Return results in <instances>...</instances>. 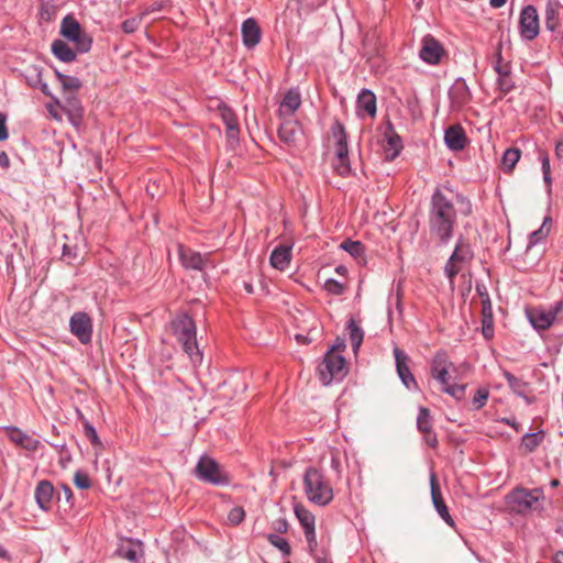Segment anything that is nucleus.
Instances as JSON below:
<instances>
[{
    "mask_svg": "<svg viewBox=\"0 0 563 563\" xmlns=\"http://www.w3.org/2000/svg\"><path fill=\"white\" fill-rule=\"evenodd\" d=\"M456 218L453 202L437 188L431 196L429 209L428 223L431 236L441 243H448L452 238Z\"/></svg>",
    "mask_w": 563,
    "mask_h": 563,
    "instance_id": "nucleus-1",
    "label": "nucleus"
},
{
    "mask_svg": "<svg viewBox=\"0 0 563 563\" xmlns=\"http://www.w3.org/2000/svg\"><path fill=\"white\" fill-rule=\"evenodd\" d=\"M302 481L306 497L310 503L324 507L333 500V488L320 470L308 467Z\"/></svg>",
    "mask_w": 563,
    "mask_h": 563,
    "instance_id": "nucleus-2",
    "label": "nucleus"
},
{
    "mask_svg": "<svg viewBox=\"0 0 563 563\" xmlns=\"http://www.w3.org/2000/svg\"><path fill=\"white\" fill-rule=\"evenodd\" d=\"M172 327L177 340L181 343L184 351L192 363H200L202 354L198 349L194 320L187 314H181L173 321Z\"/></svg>",
    "mask_w": 563,
    "mask_h": 563,
    "instance_id": "nucleus-3",
    "label": "nucleus"
},
{
    "mask_svg": "<svg viewBox=\"0 0 563 563\" xmlns=\"http://www.w3.org/2000/svg\"><path fill=\"white\" fill-rule=\"evenodd\" d=\"M543 499L544 495L540 488L517 487L506 496V504L511 511L525 515L541 509Z\"/></svg>",
    "mask_w": 563,
    "mask_h": 563,
    "instance_id": "nucleus-4",
    "label": "nucleus"
},
{
    "mask_svg": "<svg viewBox=\"0 0 563 563\" xmlns=\"http://www.w3.org/2000/svg\"><path fill=\"white\" fill-rule=\"evenodd\" d=\"M195 475L201 482L214 485L227 486L230 484V475L214 459L202 455L195 468Z\"/></svg>",
    "mask_w": 563,
    "mask_h": 563,
    "instance_id": "nucleus-5",
    "label": "nucleus"
},
{
    "mask_svg": "<svg viewBox=\"0 0 563 563\" xmlns=\"http://www.w3.org/2000/svg\"><path fill=\"white\" fill-rule=\"evenodd\" d=\"M319 376L323 385H330L334 379L341 380L347 374L345 358L333 352H327L319 365Z\"/></svg>",
    "mask_w": 563,
    "mask_h": 563,
    "instance_id": "nucleus-6",
    "label": "nucleus"
},
{
    "mask_svg": "<svg viewBox=\"0 0 563 563\" xmlns=\"http://www.w3.org/2000/svg\"><path fill=\"white\" fill-rule=\"evenodd\" d=\"M332 136L335 141V155L338 163L334 165V169L340 176H347L350 174V164L347 159V137L345 129L342 123L335 121L331 128Z\"/></svg>",
    "mask_w": 563,
    "mask_h": 563,
    "instance_id": "nucleus-7",
    "label": "nucleus"
},
{
    "mask_svg": "<svg viewBox=\"0 0 563 563\" xmlns=\"http://www.w3.org/2000/svg\"><path fill=\"white\" fill-rule=\"evenodd\" d=\"M60 34L67 40L74 42L77 51L80 53H86L91 47L90 36L81 30L80 24L71 15H67L63 19L60 24Z\"/></svg>",
    "mask_w": 563,
    "mask_h": 563,
    "instance_id": "nucleus-8",
    "label": "nucleus"
},
{
    "mask_svg": "<svg viewBox=\"0 0 563 563\" xmlns=\"http://www.w3.org/2000/svg\"><path fill=\"white\" fill-rule=\"evenodd\" d=\"M473 257V252L468 243L463 239H459L455 244L454 252L445 264V274L453 284L454 277L463 269L464 265Z\"/></svg>",
    "mask_w": 563,
    "mask_h": 563,
    "instance_id": "nucleus-9",
    "label": "nucleus"
},
{
    "mask_svg": "<svg viewBox=\"0 0 563 563\" xmlns=\"http://www.w3.org/2000/svg\"><path fill=\"white\" fill-rule=\"evenodd\" d=\"M563 309V301H558L550 309L532 308L527 311L528 319L537 330H547L555 321L558 313Z\"/></svg>",
    "mask_w": 563,
    "mask_h": 563,
    "instance_id": "nucleus-10",
    "label": "nucleus"
},
{
    "mask_svg": "<svg viewBox=\"0 0 563 563\" xmlns=\"http://www.w3.org/2000/svg\"><path fill=\"white\" fill-rule=\"evenodd\" d=\"M519 31L522 38L532 41L540 32L539 14L533 5L522 8L519 18Z\"/></svg>",
    "mask_w": 563,
    "mask_h": 563,
    "instance_id": "nucleus-11",
    "label": "nucleus"
},
{
    "mask_svg": "<svg viewBox=\"0 0 563 563\" xmlns=\"http://www.w3.org/2000/svg\"><path fill=\"white\" fill-rule=\"evenodd\" d=\"M445 55L443 45L433 36L426 35L421 41L420 58L429 65H438Z\"/></svg>",
    "mask_w": 563,
    "mask_h": 563,
    "instance_id": "nucleus-12",
    "label": "nucleus"
},
{
    "mask_svg": "<svg viewBox=\"0 0 563 563\" xmlns=\"http://www.w3.org/2000/svg\"><path fill=\"white\" fill-rule=\"evenodd\" d=\"M70 332L80 343L87 344L91 341L92 322L86 312H76L69 321Z\"/></svg>",
    "mask_w": 563,
    "mask_h": 563,
    "instance_id": "nucleus-13",
    "label": "nucleus"
},
{
    "mask_svg": "<svg viewBox=\"0 0 563 563\" xmlns=\"http://www.w3.org/2000/svg\"><path fill=\"white\" fill-rule=\"evenodd\" d=\"M430 488H431V499L433 507L435 508L439 516L444 520L446 525L450 527H454L455 522L451 517L449 509L445 505V501L442 496L441 487L438 483L435 473L431 472L430 474Z\"/></svg>",
    "mask_w": 563,
    "mask_h": 563,
    "instance_id": "nucleus-14",
    "label": "nucleus"
},
{
    "mask_svg": "<svg viewBox=\"0 0 563 563\" xmlns=\"http://www.w3.org/2000/svg\"><path fill=\"white\" fill-rule=\"evenodd\" d=\"M452 366L453 363L450 361L449 355L445 352L440 351L431 361V376L439 382L440 385H446V380L449 379V369Z\"/></svg>",
    "mask_w": 563,
    "mask_h": 563,
    "instance_id": "nucleus-15",
    "label": "nucleus"
},
{
    "mask_svg": "<svg viewBox=\"0 0 563 563\" xmlns=\"http://www.w3.org/2000/svg\"><path fill=\"white\" fill-rule=\"evenodd\" d=\"M394 355H395V360H396L397 373H398L399 378L404 383V385L408 389L417 388L416 379H415L413 375L411 374L409 366H408L409 358H408L407 354L404 351H401L399 347L396 346L394 349Z\"/></svg>",
    "mask_w": 563,
    "mask_h": 563,
    "instance_id": "nucleus-16",
    "label": "nucleus"
},
{
    "mask_svg": "<svg viewBox=\"0 0 563 563\" xmlns=\"http://www.w3.org/2000/svg\"><path fill=\"white\" fill-rule=\"evenodd\" d=\"M54 101L67 113L68 119L74 126H79L81 124L84 108L77 97L69 95L66 97L63 104L58 99H54Z\"/></svg>",
    "mask_w": 563,
    "mask_h": 563,
    "instance_id": "nucleus-17",
    "label": "nucleus"
},
{
    "mask_svg": "<svg viewBox=\"0 0 563 563\" xmlns=\"http://www.w3.org/2000/svg\"><path fill=\"white\" fill-rule=\"evenodd\" d=\"M178 255L183 266L187 269L202 271L206 266L207 257L181 244L178 245Z\"/></svg>",
    "mask_w": 563,
    "mask_h": 563,
    "instance_id": "nucleus-18",
    "label": "nucleus"
},
{
    "mask_svg": "<svg viewBox=\"0 0 563 563\" xmlns=\"http://www.w3.org/2000/svg\"><path fill=\"white\" fill-rule=\"evenodd\" d=\"M54 492V486L49 481L43 479L37 483L34 497L40 509L43 511H48L51 509Z\"/></svg>",
    "mask_w": 563,
    "mask_h": 563,
    "instance_id": "nucleus-19",
    "label": "nucleus"
},
{
    "mask_svg": "<svg viewBox=\"0 0 563 563\" xmlns=\"http://www.w3.org/2000/svg\"><path fill=\"white\" fill-rule=\"evenodd\" d=\"M444 142L452 151H461L466 146L467 137L460 124L449 126L444 132Z\"/></svg>",
    "mask_w": 563,
    "mask_h": 563,
    "instance_id": "nucleus-20",
    "label": "nucleus"
},
{
    "mask_svg": "<svg viewBox=\"0 0 563 563\" xmlns=\"http://www.w3.org/2000/svg\"><path fill=\"white\" fill-rule=\"evenodd\" d=\"M356 113L358 117L367 114L374 118L376 115V96L369 89H362L358 93Z\"/></svg>",
    "mask_w": 563,
    "mask_h": 563,
    "instance_id": "nucleus-21",
    "label": "nucleus"
},
{
    "mask_svg": "<svg viewBox=\"0 0 563 563\" xmlns=\"http://www.w3.org/2000/svg\"><path fill=\"white\" fill-rule=\"evenodd\" d=\"M4 431L8 438L16 445L27 451H35L40 446V441L24 433L15 427H5Z\"/></svg>",
    "mask_w": 563,
    "mask_h": 563,
    "instance_id": "nucleus-22",
    "label": "nucleus"
},
{
    "mask_svg": "<svg viewBox=\"0 0 563 563\" xmlns=\"http://www.w3.org/2000/svg\"><path fill=\"white\" fill-rule=\"evenodd\" d=\"M219 113L227 126V135L230 140H238L240 134L239 122L235 113L227 104L219 106Z\"/></svg>",
    "mask_w": 563,
    "mask_h": 563,
    "instance_id": "nucleus-23",
    "label": "nucleus"
},
{
    "mask_svg": "<svg viewBox=\"0 0 563 563\" xmlns=\"http://www.w3.org/2000/svg\"><path fill=\"white\" fill-rule=\"evenodd\" d=\"M301 97L297 89H290L286 92L280 102L278 112L280 117H291L300 107Z\"/></svg>",
    "mask_w": 563,
    "mask_h": 563,
    "instance_id": "nucleus-24",
    "label": "nucleus"
},
{
    "mask_svg": "<svg viewBox=\"0 0 563 563\" xmlns=\"http://www.w3.org/2000/svg\"><path fill=\"white\" fill-rule=\"evenodd\" d=\"M290 261L291 247L284 244L275 247L269 257L271 265L278 271H285L289 266Z\"/></svg>",
    "mask_w": 563,
    "mask_h": 563,
    "instance_id": "nucleus-25",
    "label": "nucleus"
},
{
    "mask_svg": "<svg viewBox=\"0 0 563 563\" xmlns=\"http://www.w3.org/2000/svg\"><path fill=\"white\" fill-rule=\"evenodd\" d=\"M452 108L460 109L470 101L471 95L465 81L457 80L449 92Z\"/></svg>",
    "mask_w": 563,
    "mask_h": 563,
    "instance_id": "nucleus-26",
    "label": "nucleus"
},
{
    "mask_svg": "<svg viewBox=\"0 0 563 563\" xmlns=\"http://www.w3.org/2000/svg\"><path fill=\"white\" fill-rule=\"evenodd\" d=\"M243 43L246 47H254L261 40V29L257 22L250 18L242 24Z\"/></svg>",
    "mask_w": 563,
    "mask_h": 563,
    "instance_id": "nucleus-27",
    "label": "nucleus"
},
{
    "mask_svg": "<svg viewBox=\"0 0 563 563\" xmlns=\"http://www.w3.org/2000/svg\"><path fill=\"white\" fill-rule=\"evenodd\" d=\"M561 9V4L558 0H548L544 18H545V26L550 32H554L559 27V12Z\"/></svg>",
    "mask_w": 563,
    "mask_h": 563,
    "instance_id": "nucleus-28",
    "label": "nucleus"
},
{
    "mask_svg": "<svg viewBox=\"0 0 563 563\" xmlns=\"http://www.w3.org/2000/svg\"><path fill=\"white\" fill-rule=\"evenodd\" d=\"M299 130L297 122L287 120L280 124L278 129V136L282 142L291 145L296 142Z\"/></svg>",
    "mask_w": 563,
    "mask_h": 563,
    "instance_id": "nucleus-29",
    "label": "nucleus"
},
{
    "mask_svg": "<svg viewBox=\"0 0 563 563\" xmlns=\"http://www.w3.org/2000/svg\"><path fill=\"white\" fill-rule=\"evenodd\" d=\"M544 439L545 432L543 430L533 433H526L521 439L520 450L525 453H531L541 445Z\"/></svg>",
    "mask_w": 563,
    "mask_h": 563,
    "instance_id": "nucleus-30",
    "label": "nucleus"
},
{
    "mask_svg": "<svg viewBox=\"0 0 563 563\" xmlns=\"http://www.w3.org/2000/svg\"><path fill=\"white\" fill-rule=\"evenodd\" d=\"M52 52L55 57L65 63H70L76 58V53L62 40H55L52 43Z\"/></svg>",
    "mask_w": 563,
    "mask_h": 563,
    "instance_id": "nucleus-31",
    "label": "nucleus"
},
{
    "mask_svg": "<svg viewBox=\"0 0 563 563\" xmlns=\"http://www.w3.org/2000/svg\"><path fill=\"white\" fill-rule=\"evenodd\" d=\"M385 137L388 144V147L386 148L387 156H389L390 158H395L401 150V139L394 131L391 124L388 125L387 131L385 133Z\"/></svg>",
    "mask_w": 563,
    "mask_h": 563,
    "instance_id": "nucleus-32",
    "label": "nucleus"
},
{
    "mask_svg": "<svg viewBox=\"0 0 563 563\" xmlns=\"http://www.w3.org/2000/svg\"><path fill=\"white\" fill-rule=\"evenodd\" d=\"M294 512L299 520L302 529H308L314 527V516L310 510H308L303 505L296 504L294 506Z\"/></svg>",
    "mask_w": 563,
    "mask_h": 563,
    "instance_id": "nucleus-33",
    "label": "nucleus"
},
{
    "mask_svg": "<svg viewBox=\"0 0 563 563\" xmlns=\"http://www.w3.org/2000/svg\"><path fill=\"white\" fill-rule=\"evenodd\" d=\"M347 330L353 351L356 353L363 342L364 332L352 318L347 322Z\"/></svg>",
    "mask_w": 563,
    "mask_h": 563,
    "instance_id": "nucleus-34",
    "label": "nucleus"
},
{
    "mask_svg": "<svg viewBox=\"0 0 563 563\" xmlns=\"http://www.w3.org/2000/svg\"><path fill=\"white\" fill-rule=\"evenodd\" d=\"M550 223L551 219L547 217L544 218L542 225L538 230L530 233L528 249L537 245L539 242H541L548 236L550 232Z\"/></svg>",
    "mask_w": 563,
    "mask_h": 563,
    "instance_id": "nucleus-35",
    "label": "nucleus"
},
{
    "mask_svg": "<svg viewBox=\"0 0 563 563\" xmlns=\"http://www.w3.org/2000/svg\"><path fill=\"white\" fill-rule=\"evenodd\" d=\"M520 158V151L518 148H508L505 151L501 159V165L505 172H511Z\"/></svg>",
    "mask_w": 563,
    "mask_h": 563,
    "instance_id": "nucleus-36",
    "label": "nucleus"
},
{
    "mask_svg": "<svg viewBox=\"0 0 563 563\" xmlns=\"http://www.w3.org/2000/svg\"><path fill=\"white\" fill-rule=\"evenodd\" d=\"M55 75L65 91L74 92L81 87V81L77 77L64 75L58 70L55 71Z\"/></svg>",
    "mask_w": 563,
    "mask_h": 563,
    "instance_id": "nucleus-37",
    "label": "nucleus"
},
{
    "mask_svg": "<svg viewBox=\"0 0 563 563\" xmlns=\"http://www.w3.org/2000/svg\"><path fill=\"white\" fill-rule=\"evenodd\" d=\"M539 159H540V163H541L543 180H544L548 189L551 190V187H552V176H551L550 157H549L547 152L540 151L539 152Z\"/></svg>",
    "mask_w": 563,
    "mask_h": 563,
    "instance_id": "nucleus-38",
    "label": "nucleus"
},
{
    "mask_svg": "<svg viewBox=\"0 0 563 563\" xmlns=\"http://www.w3.org/2000/svg\"><path fill=\"white\" fill-rule=\"evenodd\" d=\"M441 387L443 393L449 394L456 400H462L465 397V384H450L448 379L446 385H441Z\"/></svg>",
    "mask_w": 563,
    "mask_h": 563,
    "instance_id": "nucleus-39",
    "label": "nucleus"
},
{
    "mask_svg": "<svg viewBox=\"0 0 563 563\" xmlns=\"http://www.w3.org/2000/svg\"><path fill=\"white\" fill-rule=\"evenodd\" d=\"M417 428L420 432L432 430L431 415L429 409L420 407L417 417Z\"/></svg>",
    "mask_w": 563,
    "mask_h": 563,
    "instance_id": "nucleus-40",
    "label": "nucleus"
},
{
    "mask_svg": "<svg viewBox=\"0 0 563 563\" xmlns=\"http://www.w3.org/2000/svg\"><path fill=\"white\" fill-rule=\"evenodd\" d=\"M267 540L273 547L277 548L285 556L290 555L291 548L286 539L279 537L278 534L269 533L267 536Z\"/></svg>",
    "mask_w": 563,
    "mask_h": 563,
    "instance_id": "nucleus-41",
    "label": "nucleus"
},
{
    "mask_svg": "<svg viewBox=\"0 0 563 563\" xmlns=\"http://www.w3.org/2000/svg\"><path fill=\"white\" fill-rule=\"evenodd\" d=\"M340 246L350 253L354 258H360L364 254V246L360 241L345 240L341 243Z\"/></svg>",
    "mask_w": 563,
    "mask_h": 563,
    "instance_id": "nucleus-42",
    "label": "nucleus"
},
{
    "mask_svg": "<svg viewBox=\"0 0 563 563\" xmlns=\"http://www.w3.org/2000/svg\"><path fill=\"white\" fill-rule=\"evenodd\" d=\"M489 397V389L487 387H479L476 389L475 395L473 396L472 404L474 409H482Z\"/></svg>",
    "mask_w": 563,
    "mask_h": 563,
    "instance_id": "nucleus-43",
    "label": "nucleus"
},
{
    "mask_svg": "<svg viewBox=\"0 0 563 563\" xmlns=\"http://www.w3.org/2000/svg\"><path fill=\"white\" fill-rule=\"evenodd\" d=\"M497 85L500 91L504 93H508L514 88L510 70L508 73H503L501 76L498 77Z\"/></svg>",
    "mask_w": 563,
    "mask_h": 563,
    "instance_id": "nucleus-44",
    "label": "nucleus"
},
{
    "mask_svg": "<svg viewBox=\"0 0 563 563\" xmlns=\"http://www.w3.org/2000/svg\"><path fill=\"white\" fill-rule=\"evenodd\" d=\"M245 518V511L242 507H233L228 514V521L233 525H240Z\"/></svg>",
    "mask_w": 563,
    "mask_h": 563,
    "instance_id": "nucleus-45",
    "label": "nucleus"
},
{
    "mask_svg": "<svg viewBox=\"0 0 563 563\" xmlns=\"http://www.w3.org/2000/svg\"><path fill=\"white\" fill-rule=\"evenodd\" d=\"M74 483L80 489H88L91 486L90 477L82 471H77L74 475Z\"/></svg>",
    "mask_w": 563,
    "mask_h": 563,
    "instance_id": "nucleus-46",
    "label": "nucleus"
},
{
    "mask_svg": "<svg viewBox=\"0 0 563 563\" xmlns=\"http://www.w3.org/2000/svg\"><path fill=\"white\" fill-rule=\"evenodd\" d=\"M142 19H143L142 15L139 14L137 16H133L131 19L123 21L122 22L123 32H125L128 34L135 32L139 29Z\"/></svg>",
    "mask_w": 563,
    "mask_h": 563,
    "instance_id": "nucleus-47",
    "label": "nucleus"
},
{
    "mask_svg": "<svg viewBox=\"0 0 563 563\" xmlns=\"http://www.w3.org/2000/svg\"><path fill=\"white\" fill-rule=\"evenodd\" d=\"M303 533H305V538H306L307 543H308L309 551L311 553H313L317 550V547H318L314 527L308 528V529H303Z\"/></svg>",
    "mask_w": 563,
    "mask_h": 563,
    "instance_id": "nucleus-48",
    "label": "nucleus"
},
{
    "mask_svg": "<svg viewBox=\"0 0 563 563\" xmlns=\"http://www.w3.org/2000/svg\"><path fill=\"white\" fill-rule=\"evenodd\" d=\"M482 333L485 339L490 340L494 336V319L482 318Z\"/></svg>",
    "mask_w": 563,
    "mask_h": 563,
    "instance_id": "nucleus-49",
    "label": "nucleus"
},
{
    "mask_svg": "<svg viewBox=\"0 0 563 563\" xmlns=\"http://www.w3.org/2000/svg\"><path fill=\"white\" fill-rule=\"evenodd\" d=\"M85 435L90 440L93 445H101L100 439L96 429L88 422L84 426Z\"/></svg>",
    "mask_w": 563,
    "mask_h": 563,
    "instance_id": "nucleus-50",
    "label": "nucleus"
},
{
    "mask_svg": "<svg viewBox=\"0 0 563 563\" xmlns=\"http://www.w3.org/2000/svg\"><path fill=\"white\" fill-rule=\"evenodd\" d=\"M120 552L123 558L128 559L131 562H136L139 560V547H129L121 548Z\"/></svg>",
    "mask_w": 563,
    "mask_h": 563,
    "instance_id": "nucleus-51",
    "label": "nucleus"
},
{
    "mask_svg": "<svg viewBox=\"0 0 563 563\" xmlns=\"http://www.w3.org/2000/svg\"><path fill=\"white\" fill-rule=\"evenodd\" d=\"M324 288L327 289V291L334 294V295H341L343 292L342 284L334 279H327L325 284H324Z\"/></svg>",
    "mask_w": 563,
    "mask_h": 563,
    "instance_id": "nucleus-52",
    "label": "nucleus"
},
{
    "mask_svg": "<svg viewBox=\"0 0 563 563\" xmlns=\"http://www.w3.org/2000/svg\"><path fill=\"white\" fill-rule=\"evenodd\" d=\"M163 9V2L161 1H155L153 2L152 4L145 7L142 11H141V15L142 18L151 14V13H155V12H159L161 10Z\"/></svg>",
    "mask_w": 563,
    "mask_h": 563,
    "instance_id": "nucleus-53",
    "label": "nucleus"
},
{
    "mask_svg": "<svg viewBox=\"0 0 563 563\" xmlns=\"http://www.w3.org/2000/svg\"><path fill=\"white\" fill-rule=\"evenodd\" d=\"M482 303V317L483 318H493V308L490 298H486V300L481 301Z\"/></svg>",
    "mask_w": 563,
    "mask_h": 563,
    "instance_id": "nucleus-54",
    "label": "nucleus"
},
{
    "mask_svg": "<svg viewBox=\"0 0 563 563\" xmlns=\"http://www.w3.org/2000/svg\"><path fill=\"white\" fill-rule=\"evenodd\" d=\"M423 433V439H424V442L431 446V448H435L438 445V438H437V434L434 432H432V430L430 431H424L422 432Z\"/></svg>",
    "mask_w": 563,
    "mask_h": 563,
    "instance_id": "nucleus-55",
    "label": "nucleus"
},
{
    "mask_svg": "<svg viewBox=\"0 0 563 563\" xmlns=\"http://www.w3.org/2000/svg\"><path fill=\"white\" fill-rule=\"evenodd\" d=\"M5 122H7V115L4 113L0 112V141H4L9 136Z\"/></svg>",
    "mask_w": 563,
    "mask_h": 563,
    "instance_id": "nucleus-56",
    "label": "nucleus"
},
{
    "mask_svg": "<svg viewBox=\"0 0 563 563\" xmlns=\"http://www.w3.org/2000/svg\"><path fill=\"white\" fill-rule=\"evenodd\" d=\"M274 529L279 533H286L288 531V522L286 519H278L274 523Z\"/></svg>",
    "mask_w": 563,
    "mask_h": 563,
    "instance_id": "nucleus-57",
    "label": "nucleus"
},
{
    "mask_svg": "<svg viewBox=\"0 0 563 563\" xmlns=\"http://www.w3.org/2000/svg\"><path fill=\"white\" fill-rule=\"evenodd\" d=\"M345 342L344 340L338 338L336 342L332 345V347L328 352L338 353L343 352L345 350Z\"/></svg>",
    "mask_w": 563,
    "mask_h": 563,
    "instance_id": "nucleus-58",
    "label": "nucleus"
},
{
    "mask_svg": "<svg viewBox=\"0 0 563 563\" xmlns=\"http://www.w3.org/2000/svg\"><path fill=\"white\" fill-rule=\"evenodd\" d=\"M476 292H477L478 297L481 298V301H484V300H486V298H489L487 288L483 284L476 285Z\"/></svg>",
    "mask_w": 563,
    "mask_h": 563,
    "instance_id": "nucleus-59",
    "label": "nucleus"
},
{
    "mask_svg": "<svg viewBox=\"0 0 563 563\" xmlns=\"http://www.w3.org/2000/svg\"><path fill=\"white\" fill-rule=\"evenodd\" d=\"M36 77H37L36 82L40 84V88H41L42 92L44 95H46V96H51V91L48 89L47 84L46 82H42V78H41L42 74H41L40 70L36 71Z\"/></svg>",
    "mask_w": 563,
    "mask_h": 563,
    "instance_id": "nucleus-60",
    "label": "nucleus"
},
{
    "mask_svg": "<svg viewBox=\"0 0 563 563\" xmlns=\"http://www.w3.org/2000/svg\"><path fill=\"white\" fill-rule=\"evenodd\" d=\"M10 166V158L5 152H0V167L8 168Z\"/></svg>",
    "mask_w": 563,
    "mask_h": 563,
    "instance_id": "nucleus-61",
    "label": "nucleus"
},
{
    "mask_svg": "<svg viewBox=\"0 0 563 563\" xmlns=\"http://www.w3.org/2000/svg\"><path fill=\"white\" fill-rule=\"evenodd\" d=\"M496 73L498 74V77L501 76L503 73H508L509 68L507 65H503L500 60H498L494 67Z\"/></svg>",
    "mask_w": 563,
    "mask_h": 563,
    "instance_id": "nucleus-62",
    "label": "nucleus"
},
{
    "mask_svg": "<svg viewBox=\"0 0 563 563\" xmlns=\"http://www.w3.org/2000/svg\"><path fill=\"white\" fill-rule=\"evenodd\" d=\"M555 155L559 159H563V139L555 145Z\"/></svg>",
    "mask_w": 563,
    "mask_h": 563,
    "instance_id": "nucleus-63",
    "label": "nucleus"
},
{
    "mask_svg": "<svg viewBox=\"0 0 563 563\" xmlns=\"http://www.w3.org/2000/svg\"><path fill=\"white\" fill-rule=\"evenodd\" d=\"M62 489H63L65 499L69 503L73 498V492H71L70 487L67 485H63Z\"/></svg>",
    "mask_w": 563,
    "mask_h": 563,
    "instance_id": "nucleus-64",
    "label": "nucleus"
}]
</instances>
